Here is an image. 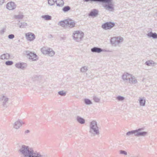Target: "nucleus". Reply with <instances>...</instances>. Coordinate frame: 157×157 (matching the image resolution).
Wrapping results in <instances>:
<instances>
[{
  "label": "nucleus",
  "instance_id": "25",
  "mask_svg": "<svg viewBox=\"0 0 157 157\" xmlns=\"http://www.w3.org/2000/svg\"><path fill=\"white\" fill-rule=\"evenodd\" d=\"M146 65L148 66H154L156 63L152 60L147 61L145 63Z\"/></svg>",
  "mask_w": 157,
  "mask_h": 157
},
{
  "label": "nucleus",
  "instance_id": "1",
  "mask_svg": "<svg viewBox=\"0 0 157 157\" xmlns=\"http://www.w3.org/2000/svg\"><path fill=\"white\" fill-rule=\"evenodd\" d=\"M18 151L21 157H48L44 153L41 154L40 152L34 151L32 148L24 145L19 146Z\"/></svg>",
  "mask_w": 157,
  "mask_h": 157
},
{
  "label": "nucleus",
  "instance_id": "43",
  "mask_svg": "<svg viewBox=\"0 0 157 157\" xmlns=\"http://www.w3.org/2000/svg\"><path fill=\"white\" fill-rule=\"evenodd\" d=\"M5 0H0V5H2L4 3Z\"/></svg>",
  "mask_w": 157,
  "mask_h": 157
},
{
  "label": "nucleus",
  "instance_id": "46",
  "mask_svg": "<svg viewBox=\"0 0 157 157\" xmlns=\"http://www.w3.org/2000/svg\"><path fill=\"white\" fill-rule=\"evenodd\" d=\"M4 143H2V146H2V147H1L2 148H1V149L2 148H3V146H4Z\"/></svg>",
  "mask_w": 157,
  "mask_h": 157
},
{
  "label": "nucleus",
  "instance_id": "13",
  "mask_svg": "<svg viewBox=\"0 0 157 157\" xmlns=\"http://www.w3.org/2000/svg\"><path fill=\"white\" fill-rule=\"evenodd\" d=\"M24 123L21 120H18L15 122L13 124V128L17 129Z\"/></svg>",
  "mask_w": 157,
  "mask_h": 157
},
{
  "label": "nucleus",
  "instance_id": "11",
  "mask_svg": "<svg viewBox=\"0 0 157 157\" xmlns=\"http://www.w3.org/2000/svg\"><path fill=\"white\" fill-rule=\"evenodd\" d=\"M16 6V5L13 2H10L8 3L6 5L7 9L9 10H13L15 9Z\"/></svg>",
  "mask_w": 157,
  "mask_h": 157
},
{
  "label": "nucleus",
  "instance_id": "40",
  "mask_svg": "<svg viewBox=\"0 0 157 157\" xmlns=\"http://www.w3.org/2000/svg\"><path fill=\"white\" fill-rule=\"evenodd\" d=\"M8 37L10 39H13L14 37V36L13 34H11L8 35Z\"/></svg>",
  "mask_w": 157,
  "mask_h": 157
},
{
  "label": "nucleus",
  "instance_id": "17",
  "mask_svg": "<svg viewBox=\"0 0 157 157\" xmlns=\"http://www.w3.org/2000/svg\"><path fill=\"white\" fill-rule=\"evenodd\" d=\"M27 64L25 63H18L15 64V66L18 68L23 69L27 67Z\"/></svg>",
  "mask_w": 157,
  "mask_h": 157
},
{
  "label": "nucleus",
  "instance_id": "16",
  "mask_svg": "<svg viewBox=\"0 0 157 157\" xmlns=\"http://www.w3.org/2000/svg\"><path fill=\"white\" fill-rule=\"evenodd\" d=\"M132 75L127 73H124L122 76V78L124 81L127 82L130 79H131Z\"/></svg>",
  "mask_w": 157,
  "mask_h": 157
},
{
  "label": "nucleus",
  "instance_id": "47",
  "mask_svg": "<svg viewBox=\"0 0 157 157\" xmlns=\"http://www.w3.org/2000/svg\"><path fill=\"white\" fill-rule=\"evenodd\" d=\"M29 130H27L25 131V132L27 133H29Z\"/></svg>",
  "mask_w": 157,
  "mask_h": 157
},
{
  "label": "nucleus",
  "instance_id": "42",
  "mask_svg": "<svg viewBox=\"0 0 157 157\" xmlns=\"http://www.w3.org/2000/svg\"><path fill=\"white\" fill-rule=\"evenodd\" d=\"M20 24H21L22 25V26H23V28L25 27V26H26L27 25V24L25 22H21L20 23Z\"/></svg>",
  "mask_w": 157,
  "mask_h": 157
},
{
  "label": "nucleus",
  "instance_id": "27",
  "mask_svg": "<svg viewBox=\"0 0 157 157\" xmlns=\"http://www.w3.org/2000/svg\"><path fill=\"white\" fill-rule=\"evenodd\" d=\"M67 19L63 21H59L58 23V25L61 26L62 27H64L66 26V21Z\"/></svg>",
  "mask_w": 157,
  "mask_h": 157
},
{
  "label": "nucleus",
  "instance_id": "32",
  "mask_svg": "<svg viewBox=\"0 0 157 157\" xmlns=\"http://www.w3.org/2000/svg\"><path fill=\"white\" fill-rule=\"evenodd\" d=\"M71 9V8L69 6H64L63 8V10L64 12H66L69 10Z\"/></svg>",
  "mask_w": 157,
  "mask_h": 157
},
{
  "label": "nucleus",
  "instance_id": "7",
  "mask_svg": "<svg viewBox=\"0 0 157 157\" xmlns=\"http://www.w3.org/2000/svg\"><path fill=\"white\" fill-rule=\"evenodd\" d=\"M24 54L27 56V57L32 61L36 60L37 58V56L34 53L29 51H26L24 52Z\"/></svg>",
  "mask_w": 157,
  "mask_h": 157
},
{
  "label": "nucleus",
  "instance_id": "6",
  "mask_svg": "<svg viewBox=\"0 0 157 157\" xmlns=\"http://www.w3.org/2000/svg\"><path fill=\"white\" fill-rule=\"evenodd\" d=\"M73 36L75 40L79 42L82 40L84 36V33L81 31H77L74 33Z\"/></svg>",
  "mask_w": 157,
  "mask_h": 157
},
{
  "label": "nucleus",
  "instance_id": "44",
  "mask_svg": "<svg viewBox=\"0 0 157 157\" xmlns=\"http://www.w3.org/2000/svg\"><path fill=\"white\" fill-rule=\"evenodd\" d=\"M18 25H19V27L20 28H23V26H22V24H19Z\"/></svg>",
  "mask_w": 157,
  "mask_h": 157
},
{
  "label": "nucleus",
  "instance_id": "39",
  "mask_svg": "<svg viewBox=\"0 0 157 157\" xmlns=\"http://www.w3.org/2000/svg\"><path fill=\"white\" fill-rule=\"evenodd\" d=\"M120 153L121 154H124L125 155H127V152L125 151L124 150H120Z\"/></svg>",
  "mask_w": 157,
  "mask_h": 157
},
{
  "label": "nucleus",
  "instance_id": "30",
  "mask_svg": "<svg viewBox=\"0 0 157 157\" xmlns=\"http://www.w3.org/2000/svg\"><path fill=\"white\" fill-rule=\"evenodd\" d=\"M133 134L136 136L135 130H132L128 132L126 134V135L128 136H129Z\"/></svg>",
  "mask_w": 157,
  "mask_h": 157
},
{
  "label": "nucleus",
  "instance_id": "18",
  "mask_svg": "<svg viewBox=\"0 0 157 157\" xmlns=\"http://www.w3.org/2000/svg\"><path fill=\"white\" fill-rule=\"evenodd\" d=\"M91 51L93 52L99 53L103 51V50L100 48L94 47L91 49Z\"/></svg>",
  "mask_w": 157,
  "mask_h": 157
},
{
  "label": "nucleus",
  "instance_id": "20",
  "mask_svg": "<svg viewBox=\"0 0 157 157\" xmlns=\"http://www.w3.org/2000/svg\"><path fill=\"white\" fill-rule=\"evenodd\" d=\"M139 101L141 106H144L145 105L146 100L144 97L140 98Z\"/></svg>",
  "mask_w": 157,
  "mask_h": 157
},
{
  "label": "nucleus",
  "instance_id": "2",
  "mask_svg": "<svg viewBox=\"0 0 157 157\" xmlns=\"http://www.w3.org/2000/svg\"><path fill=\"white\" fill-rule=\"evenodd\" d=\"M89 127V133L91 136H95L100 134L99 127L96 121H92L90 123Z\"/></svg>",
  "mask_w": 157,
  "mask_h": 157
},
{
  "label": "nucleus",
  "instance_id": "14",
  "mask_svg": "<svg viewBox=\"0 0 157 157\" xmlns=\"http://www.w3.org/2000/svg\"><path fill=\"white\" fill-rule=\"evenodd\" d=\"M24 17V15L22 13L19 12L17 14L14 15L13 17L16 20H17V21L20 22V20L22 19Z\"/></svg>",
  "mask_w": 157,
  "mask_h": 157
},
{
  "label": "nucleus",
  "instance_id": "9",
  "mask_svg": "<svg viewBox=\"0 0 157 157\" xmlns=\"http://www.w3.org/2000/svg\"><path fill=\"white\" fill-rule=\"evenodd\" d=\"M144 129L143 128H140L135 130L136 136H145L147 134L146 132L143 131Z\"/></svg>",
  "mask_w": 157,
  "mask_h": 157
},
{
  "label": "nucleus",
  "instance_id": "12",
  "mask_svg": "<svg viewBox=\"0 0 157 157\" xmlns=\"http://www.w3.org/2000/svg\"><path fill=\"white\" fill-rule=\"evenodd\" d=\"M26 39L30 41L33 40L35 38L34 34L33 33L29 32L25 34Z\"/></svg>",
  "mask_w": 157,
  "mask_h": 157
},
{
  "label": "nucleus",
  "instance_id": "23",
  "mask_svg": "<svg viewBox=\"0 0 157 157\" xmlns=\"http://www.w3.org/2000/svg\"><path fill=\"white\" fill-rule=\"evenodd\" d=\"M128 82L130 84H135L137 82V80L136 79L135 77L132 76V75L131 79H130Z\"/></svg>",
  "mask_w": 157,
  "mask_h": 157
},
{
  "label": "nucleus",
  "instance_id": "37",
  "mask_svg": "<svg viewBox=\"0 0 157 157\" xmlns=\"http://www.w3.org/2000/svg\"><path fill=\"white\" fill-rule=\"evenodd\" d=\"M93 98L94 101L96 102H98L100 100V99L95 96H93Z\"/></svg>",
  "mask_w": 157,
  "mask_h": 157
},
{
  "label": "nucleus",
  "instance_id": "24",
  "mask_svg": "<svg viewBox=\"0 0 157 157\" xmlns=\"http://www.w3.org/2000/svg\"><path fill=\"white\" fill-rule=\"evenodd\" d=\"M55 3L58 6H62L64 5V2L63 0H56Z\"/></svg>",
  "mask_w": 157,
  "mask_h": 157
},
{
  "label": "nucleus",
  "instance_id": "10",
  "mask_svg": "<svg viewBox=\"0 0 157 157\" xmlns=\"http://www.w3.org/2000/svg\"><path fill=\"white\" fill-rule=\"evenodd\" d=\"M66 26L70 28H72L75 26V22L73 20L70 19H67Z\"/></svg>",
  "mask_w": 157,
  "mask_h": 157
},
{
  "label": "nucleus",
  "instance_id": "28",
  "mask_svg": "<svg viewBox=\"0 0 157 157\" xmlns=\"http://www.w3.org/2000/svg\"><path fill=\"white\" fill-rule=\"evenodd\" d=\"M41 17L47 21L50 20L52 19L51 16L48 15H42L41 16Z\"/></svg>",
  "mask_w": 157,
  "mask_h": 157
},
{
  "label": "nucleus",
  "instance_id": "31",
  "mask_svg": "<svg viewBox=\"0 0 157 157\" xmlns=\"http://www.w3.org/2000/svg\"><path fill=\"white\" fill-rule=\"evenodd\" d=\"M88 70V67L85 66L82 67L80 69L81 72L83 73L86 71Z\"/></svg>",
  "mask_w": 157,
  "mask_h": 157
},
{
  "label": "nucleus",
  "instance_id": "4",
  "mask_svg": "<svg viewBox=\"0 0 157 157\" xmlns=\"http://www.w3.org/2000/svg\"><path fill=\"white\" fill-rule=\"evenodd\" d=\"M112 0H105L104 2H100L105 4H102V6L107 10L112 11L114 10L113 5L112 2Z\"/></svg>",
  "mask_w": 157,
  "mask_h": 157
},
{
  "label": "nucleus",
  "instance_id": "22",
  "mask_svg": "<svg viewBox=\"0 0 157 157\" xmlns=\"http://www.w3.org/2000/svg\"><path fill=\"white\" fill-rule=\"evenodd\" d=\"M10 57V55L7 53L3 54L0 56V58L2 59H8Z\"/></svg>",
  "mask_w": 157,
  "mask_h": 157
},
{
  "label": "nucleus",
  "instance_id": "8",
  "mask_svg": "<svg viewBox=\"0 0 157 157\" xmlns=\"http://www.w3.org/2000/svg\"><path fill=\"white\" fill-rule=\"evenodd\" d=\"M115 26V23L111 22H106L103 24L101 26L102 28L105 30L110 29Z\"/></svg>",
  "mask_w": 157,
  "mask_h": 157
},
{
  "label": "nucleus",
  "instance_id": "3",
  "mask_svg": "<svg viewBox=\"0 0 157 157\" xmlns=\"http://www.w3.org/2000/svg\"><path fill=\"white\" fill-rule=\"evenodd\" d=\"M123 41V38L120 36L115 37L112 38L110 42L111 44L114 46H117L120 45Z\"/></svg>",
  "mask_w": 157,
  "mask_h": 157
},
{
  "label": "nucleus",
  "instance_id": "45",
  "mask_svg": "<svg viewBox=\"0 0 157 157\" xmlns=\"http://www.w3.org/2000/svg\"><path fill=\"white\" fill-rule=\"evenodd\" d=\"M130 157H139L138 156H137L136 155H132L130 156Z\"/></svg>",
  "mask_w": 157,
  "mask_h": 157
},
{
  "label": "nucleus",
  "instance_id": "38",
  "mask_svg": "<svg viewBox=\"0 0 157 157\" xmlns=\"http://www.w3.org/2000/svg\"><path fill=\"white\" fill-rule=\"evenodd\" d=\"M13 62L12 61H8L6 62L5 64L7 66H10L12 65Z\"/></svg>",
  "mask_w": 157,
  "mask_h": 157
},
{
  "label": "nucleus",
  "instance_id": "34",
  "mask_svg": "<svg viewBox=\"0 0 157 157\" xmlns=\"http://www.w3.org/2000/svg\"><path fill=\"white\" fill-rule=\"evenodd\" d=\"M58 94L59 95L61 96H64L66 94V92L63 90H62L59 91Z\"/></svg>",
  "mask_w": 157,
  "mask_h": 157
},
{
  "label": "nucleus",
  "instance_id": "33",
  "mask_svg": "<svg viewBox=\"0 0 157 157\" xmlns=\"http://www.w3.org/2000/svg\"><path fill=\"white\" fill-rule=\"evenodd\" d=\"M85 103L86 105H90L92 104L91 101L89 99H84Z\"/></svg>",
  "mask_w": 157,
  "mask_h": 157
},
{
  "label": "nucleus",
  "instance_id": "35",
  "mask_svg": "<svg viewBox=\"0 0 157 157\" xmlns=\"http://www.w3.org/2000/svg\"><path fill=\"white\" fill-rule=\"evenodd\" d=\"M116 99L118 101H121L124 100V98L123 96H119L117 97Z\"/></svg>",
  "mask_w": 157,
  "mask_h": 157
},
{
  "label": "nucleus",
  "instance_id": "19",
  "mask_svg": "<svg viewBox=\"0 0 157 157\" xmlns=\"http://www.w3.org/2000/svg\"><path fill=\"white\" fill-rule=\"evenodd\" d=\"M98 14V11L97 10L94 9L91 10L89 14V16H96Z\"/></svg>",
  "mask_w": 157,
  "mask_h": 157
},
{
  "label": "nucleus",
  "instance_id": "41",
  "mask_svg": "<svg viewBox=\"0 0 157 157\" xmlns=\"http://www.w3.org/2000/svg\"><path fill=\"white\" fill-rule=\"evenodd\" d=\"M5 29H2L0 31V34H4L5 32Z\"/></svg>",
  "mask_w": 157,
  "mask_h": 157
},
{
  "label": "nucleus",
  "instance_id": "29",
  "mask_svg": "<svg viewBox=\"0 0 157 157\" xmlns=\"http://www.w3.org/2000/svg\"><path fill=\"white\" fill-rule=\"evenodd\" d=\"M83 1L85 2L91 3L94 2H103L105 1V0H83Z\"/></svg>",
  "mask_w": 157,
  "mask_h": 157
},
{
  "label": "nucleus",
  "instance_id": "5",
  "mask_svg": "<svg viewBox=\"0 0 157 157\" xmlns=\"http://www.w3.org/2000/svg\"><path fill=\"white\" fill-rule=\"evenodd\" d=\"M42 53L44 55H48V56L52 57L55 54V52L53 50L48 47H44L41 49Z\"/></svg>",
  "mask_w": 157,
  "mask_h": 157
},
{
  "label": "nucleus",
  "instance_id": "21",
  "mask_svg": "<svg viewBox=\"0 0 157 157\" xmlns=\"http://www.w3.org/2000/svg\"><path fill=\"white\" fill-rule=\"evenodd\" d=\"M147 35L149 38H152L153 39L157 38V34L155 33H153L152 32H151L147 33Z\"/></svg>",
  "mask_w": 157,
  "mask_h": 157
},
{
  "label": "nucleus",
  "instance_id": "15",
  "mask_svg": "<svg viewBox=\"0 0 157 157\" xmlns=\"http://www.w3.org/2000/svg\"><path fill=\"white\" fill-rule=\"evenodd\" d=\"M0 99H2V105L4 107H6V104L8 103L9 99L8 98L2 95L0 96Z\"/></svg>",
  "mask_w": 157,
  "mask_h": 157
},
{
  "label": "nucleus",
  "instance_id": "26",
  "mask_svg": "<svg viewBox=\"0 0 157 157\" xmlns=\"http://www.w3.org/2000/svg\"><path fill=\"white\" fill-rule=\"evenodd\" d=\"M76 119L77 121L80 124H84L85 122V120L82 118L79 117L77 116L76 118Z\"/></svg>",
  "mask_w": 157,
  "mask_h": 157
},
{
  "label": "nucleus",
  "instance_id": "36",
  "mask_svg": "<svg viewBox=\"0 0 157 157\" xmlns=\"http://www.w3.org/2000/svg\"><path fill=\"white\" fill-rule=\"evenodd\" d=\"M48 4L50 6L53 5L55 2L54 1V0H48Z\"/></svg>",
  "mask_w": 157,
  "mask_h": 157
}]
</instances>
